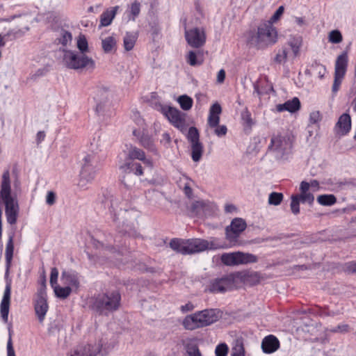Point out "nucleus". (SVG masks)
Segmentation results:
<instances>
[{
    "mask_svg": "<svg viewBox=\"0 0 356 356\" xmlns=\"http://www.w3.org/2000/svg\"><path fill=\"white\" fill-rule=\"evenodd\" d=\"M186 353L188 356H202L198 346L196 344H188Z\"/></svg>",
    "mask_w": 356,
    "mask_h": 356,
    "instance_id": "nucleus-54",
    "label": "nucleus"
},
{
    "mask_svg": "<svg viewBox=\"0 0 356 356\" xmlns=\"http://www.w3.org/2000/svg\"><path fill=\"white\" fill-rule=\"evenodd\" d=\"M54 291L55 295L60 298L65 299L67 298L72 292V289L69 286H66L65 287L60 286L58 284L54 286Z\"/></svg>",
    "mask_w": 356,
    "mask_h": 356,
    "instance_id": "nucleus-40",
    "label": "nucleus"
},
{
    "mask_svg": "<svg viewBox=\"0 0 356 356\" xmlns=\"http://www.w3.org/2000/svg\"><path fill=\"white\" fill-rule=\"evenodd\" d=\"M171 141V138L170 134L167 132H165L162 134V138L160 140V143L163 144L164 146H168Z\"/></svg>",
    "mask_w": 356,
    "mask_h": 356,
    "instance_id": "nucleus-62",
    "label": "nucleus"
},
{
    "mask_svg": "<svg viewBox=\"0 0 356 356\" xmlns=\"http://www.w3.org/2000/svg\"><path fill=\"white\" fill-rule=\"evenodd\" d=\"M138 38L136 33L127 32L123 39V46L127 51H129L135 46L136 42Z\"/></svg>",
    "mask_w": 356,
    "mask_h": 356,
    "instance_id": "nucleus-35",
    "label": "nucleus"
},
{
    "mask_svg": "<svg viewBox=\"0 0 356 356\" xmlns=\"http://www.w3.org/2000/svg\"><path fill=\"white\" fill-rule=\"evenodd\" d=\"M158 110L160 111L170 121V122L180 131H186L187 124L186 122V115L178 109L171 107L159 105Z\"/></svg>",
    "mask_w": 356,
    "mask_h": 356,
    "instance_id": "nucleus-8",
    "label": "nucleus"
},
{
    "mask_svg": "<svg viewBox=\"0 0 356 356\" xmlns=\"http://www.w3.org/2000/svg\"><path fill=\"white\" fill-rule=\"evenodd\" d=\"M58 270L56 268H52L51 270V274H50V284L51 287L58 285L57 281H58Z\"/></svg>",
    "mask_w": 356,
    "mask_h": 356,
    "instance_id": "nucleus-56",
    "label": "nucleus"
},
{
    "mask_svg": "<svg viewBox=\"0 0 356 356\" xmlns=\"http://www.w3.org/2000/svg\"><path fill=\"white\" fill-rule=\"evenodd\" d=\"M14 244L13 236H10L6 247L5 257L7 270L9 269L13 257Z\"/></svg>",
    "mask_w": 356,
    "mask_h": 356,
    "instance_id": "nucleus-37",
    "label": "nucleus"
},
{
    "mask_svg": "<svg viewBox=\"0 0 356 356\" xmlns=\"http://www.w3.org/2000/svg\"><path fill=\"white\" fill-rule=\"evenodd\" d=\"M98 170L99 169L82 167L80 172L79 181L78 183L79 186L81 188H86L87 185L92 183V181L94 180L96 173Z\"/></svg>",
    "mask_w": 356,
    "mask_h": 356,
    "instance_id": "nucleus-16",
    "label": "nucleus"
},
{
    "mask_svg": "<svg viewBox=\"0 0 356 356\" xmlns=\"http://www.w3.org/2000/svg\"><path fill=\"white\" fill-rule=\"evenodd\" d=\"M238 280V277L234 274H229L224 276V291L232 289L236 286V282Z\"/></svg>",
    "mask_w": 356,
    "mask_h": 356,
    "instance_id": "nucleus-41",
    "label": "nucleus"
},
{
    "mask_svg": "<svg viewBox=\"0 0 356 356\" xmlns=\"http://www.w3.org/2000/svg\"><path fill=\"white\" fill-rule=\"evenodd\" d=\"M145 153L141 149L131 145L128 149L125 161H134L135 159L142 161L145 159Z\"/></svg>",
    "mask_w": 356,
    "mask_h": 356,
    "instance_id": "nucleus-31",
    "label": "nucleus"
},
{
    "mask_svg": "<svg viewBox=\"0 0 356 356\" xmlns=\"http://www.w3.org/2000/svg\"><path fill=\"white\" fill-rule=\"evenodd\" d=\"M201 322L197 312L193 314L186 316L183 320L182 325L186 330H194L202 327L200 323Z\"/></svg>",
    "mask_w": 356,
    "mask_h": 356,
    "instance_id": "nucleus-26",
    "label": "nucleus"
},
{
    "mask_svg": "<svg viewBox=\"0 0 356 356\" xmlns=\"http://www.w3.org/2000/svg\"><path fill=\"white\" fill-rule=\"evenodd\" d=\"M283 194L281 193L272 192L268 197V204L277 206L283 200Z\"/></svg>",
    "mask_w": 356,
    "mask_h": 356,
    "instance_id": "nucleus-50",
    "label": "nucleus"
},
{
    "mask_svg": "<svg viewBox=\"0 0 356 356\" xmlns=\"http://www.w3.org/2000/svg\"><path fill=\"white\" fill-rule=\"evenodd\" d=\"M287 44L291 47L293 57H297L300 54V48L302 45V38L301 36L291 37L287 42Z\"/></svg>",
    "mask_w": 356,
    "mask_h": 356,
    "instance_id": "nucleus-32",
    "label": "nucleus"
},
{
    "mask_svg": "<svg viewBox=\"0 0 356 356\" xmlns=\"http://www.w3.org/2000/svg\"><path fill=\"white\" fill-rule=\"evenodd\" d=\"M117 41L113 36H108L102 39V47L106 54H109L116 50Z\"/></svg>",
    "mask_w": 356,
    "mask_h": 356,
    "instance_id": "nucleus-34",
    "label": "nucleus"
},
{
    "mask_svg": "<svg viewBox=\"0 0 356 356\" xmlns=\"http://www.w3.org/2000/svg\"><path fill=\"white\" fill-rule=\"evenodd\" d=\"M178 102L181 106V108L184 111H188L193 106V99L190 97L184 95H181L178 98Z\"/></svg>",
    "mask_w": 356,
    "mask_h": 356,
    "instance_id": "nucleus-44",
    "label": "nucleus"
},
{
    "mask_svg": "<svg viewBox=\"0 0 356 356\" xmlns=\"http://www.w3.org/2000/svg\"><path fill=\"white\" fill-rule=\"evenodd\" d=\"M47 310L48 304L47 298H37L35 303V312L40 323L44 321Z\"/></svg>",
    "mask_w": 356,
    "mask_h": 356,
    "instance_id": "nucleus-28",
    "label": "nucleus"
},
{
    "mask_svg": "<svg viewBox=\"0 0 356 356\" xmlns=\"http://www.w3.org/2000/svg\"><path fill=\"white\" fill-rule=\"evenodd\" d=\"M232 356H245L243 339L241 336L236 337L232 348Z\"/></svg>",
    "mask_w": 356,
    "mask_h": 356,
    "instance_id": "nucleus-33",
    "label": "nucleus"
},
{
    "mask_svg": "<svg viewBox=\"0 0 356 356\" xmlns=\"http://www.w3.org/2000/svg\"><path fill=\"white\" fill-rule=\"evenodd\" d=\"M280 347V341L273 335L264 337L261 342V349L264 353L270 354L275 352Z\"/></svg>",
    "mask_w": 356,
    "mask_h": 356,
    "instance_id": "nucleus-20",
    "label": "nucleus"
},
{
    "mask_svg": "<svg viewBox=\"0 0 356 356\" xmlns=\"http://www.w3.org/2000/svg\"><path fill=\"white\" fill-rule=\"evenodd\" d=\"M246 226V222L243 219L239 218L233 219L230 225L227 226L225 229L226 236L224 240V248L241 245L242 242L239 237L245 229Z\"/></svg>",
    "mask_w": 356,
    "mask_h": 356,
    "instance_id": "nucleus-7",
    "label": "nucleus"
},
{
    "mask_svg": "<svg viewBox=\"0 0 356 356\" xmlns=\"http://www.w3.org/2000/svg\"><path fill=\"white\" fill-rule=\"evenodd\" d=\"M57 40L62 45L67 46L72 42V33L64 29H61L60 31V37Z\"/></svg>",
    "mask_w": 356,
    "mask_h": 356,
    "instance_id": "nucleus-43",
    "label": "nucleus"
},
{
    "mask_svg": "<svg viewBox=\"0 0 356 356\" xmlns=\"http://www.w3.org/2000/svg\"><path fill=\"white\" fill-rule=\"evenodd\" d=\"M77 48L81 54H86V53L88 51V44L85 35H79L77 40Z\"/></svg>",
    "mask_w": 356,
    "mask_h": 356,
    "instance_id": "nucleus-49",
    "label": "nucleus"
},
{
    "mask_svg": "<svg viewBox=\"0 0 356 356\" xmlns=\"http://www.w3.org/2000/svg\"><path fill=\"white\" fill-rule=\"evenodd\" d=\"M170 248L177 253L192 254L207 250H216L221 247L216 240L211 241L202 238H172L169 243Z\"/></svg>",
    "mask_w": 356,
    "mask_h": 356,
    "instance_id": "nucleus-1",
    "label": "nucleus"
},
{
    "mask_svg": "<svg viewBox=\"0 0 356 356\" xmlns=\"http://www.w3.org/2000/svg\"><path fill=\"white\" fill-rule=\"evenodd\" d=\"M119 200L118 199H114L111 200V207H110V212L113 215V219L114 221H116L119 219L118 216H120L122 213H126L128 211V209L124 207H120Z\"/></svg>",
    "mask_w": 356,
    "mask_h": 356,
    "instance_id": "nucleus-30",
    "label": "nucleus"
},
{
    "mask_svg": "<svg viewBox=\"0 0 356 356\" xmlns=\"http://www.w3.org/2000/svg\"><path fill=\"white\" fill-rule=\"evenodd\" d=\"M121 296L114 291L97 295L92 300L91 309L99 316H108L118 310L120 305Z\"/></svg>",
    "mask_w": 356,
    "mask_h": 356,
    "instance_id": "nucleus-3",
    "label": "nucleus"
},
{
    "mask_svg": "<svg viewBox=\"0 0 356 356\" xmlns=\"http://www.w3.org/2000/svg\"><path fill=\"white\" fill-rule=\"evenodd\" d=\"M111 97V91L108 88L101 86L96 89L94 97L97 102L96 111L100 113L102 111V104L106 102Z\"/></svg>",
    "mask_w": 356,
    "mask_h": 356,
    "instance_id": "nucleus-17",
    "label": "nucleus"
},
{
    "mask_svg": "<svg viewBox=\"0 0 356 356\" xmlns=\"http://www.w3.org/2000/svg\"><path fill=\"white\" fill-rule=\"evenodd\" d=\"M318 202L323 206H332L337 202V198L334 195H321L317 197Z\"/></svg>",
    "mask_w": 356,
    "mask_h": 356,
    "instance_id": "nucleus-42",
    "label": "nucleus"
},
{
    "mask_svg": "<svg viewBox=\"0 0 356 356\" xmlns=\"http://www.w3.org/2000/svg\"><path fill=\"white\" fill-rule=\"evenodd\" d=\"M259 143L260 141L258 138H254L247 148V154L256 155L260 149Z\"/></svg>",
    "mask_w": 356,
    "mask_h": 356,
    "instance_id": "nucleus-52",
    "label": "nucleus"
},
{
    "mask_svg": "<svg viewBox=\"0 0 356 356\" xmlns=\"http://www.w3.org/2000/svg\"><path fill=\"white\" fill-rule=\"evenodd\" d=\"M328 40L333 44H339L342 42L343 37L339 30H333L329 33Z\"/></svg>",
    "mask_w": 356,
    "mask_h": 356,
    "instance_id": "nucleus-51",
    "label": "nucleus"
},
{
    "mask_svg": "<svg viewBox=\"0 0 356 356\" xmlns=\"http://www.w3.org/2000/svg\"><path fill=\"white\" fill-rule=\"evenodd\" d=\"M351 128L350 116L347 113L342 114L336 124V132L341 135H345L349 132Z\"/></svg>",
    "mask_w": 356,
    "mask_h": 356,
    "instance_id": "nucleus-21",
    "label": "nucleus"
},
{
    "mask_svg": "<svg viewBox=\"0 0 356 356\" xmlns=\"http://www.w3.org/2000/svg\"><path fill=\"white\" fill-rule=\"evenodd\" d=\"M140 11V4L135 1L131 6V13L133 15L132 19L135 20L136 17L139 15Z\"/></svg>",
    "mask_w": 356,
    "mask_h": 356,
    "instance_id": "nucleus-57",
    "label": "nucleus"
},
{
    "mask_svg": "<svg viewBox=\"0 0 356 356\" xmlns=\"http://www.w3.org/2000/svg\"><path fill=\"white\" fill-rule=\"evenodd\" d=\"M24 32L21 29H10L6 33L3 35L5 37L6 41L13 40L23 35Z\"/></svg>",
    "mask_w": 356,
    "mask_h": 356,
    "instance_id": "nucleus-48",
    "label": "nucleus"
},
{
    "mask_svg": "<svg viewBox=\"0 0 356 356\" xmlns=\"http://www.w3.org/2000/svg\"><path fill=\"white\" fill-rule=\"evenodd\" d=\"M63 63L69 69L81 70L86 68L89 70H93L95 67V60L86 55L79 52L63 49Z\"/></svg>",
    "mask_w": 356,
    "mask_h": 356,
    "instance_id": "nucleus-5",
    "label": "nucleus"
},
{
    "mask_svg": "<svg viewBox=\"0 0 356 356\" xmlns=\"http://www.w3.org/2000/svg\"><path fill=\"white\" fill-rule=\"evenodd\" d=\"M0 199L6 207L5 213L8 223L15 224L19 213V206L17 200L11 195V181L8 169L4 170L2 175Z\"/></svg>",
    "mask_w": 356,
    "mask_h": 356,
    "instance_id": "nucleus-2",
    "label": "nucleus"
},
{
    "mask_svg": "<svg viewBox=\"0 0 356 356\" xmlns=\"http://www.w3.org/2000/svg\"><path fill=\"white\" fill-rule=\"evenodd\" d=\"M291 148L292 140L290 137L277 134L272 136L268 151L273 154L276 159H281L291 153Z\"/></svg>",
    "mask_w": 356,
    "mask_h": 356,
    "instance_id": "nucleus-6",
    "label": "nucleus"
},
{
    "mask_svg": "<svg viewBox=\"0 0 356 356\" xmlns=\"http://www.w3.org/2000/svg\"><path fill=\"white\" fill-rule=\"evenodd\" d=\"M300 108V102L298 97H293L284 104H280L276 106V110L278 112L288 111L289 113H295L299 111Z\"/></svg>",
    "mask_w": 356,
    "mask_h": 356,
    "instance_id": "nucleus-25",
    "label": "nucleus"
},
{
    "mask_svg": "<svg viewBox=\"0 0 356 356\" xmlns=\"http://www.w3.org/2000/svg\"><path fill=\"white\" fill-rule=\"evenodd\" d=\"M11 294L10 284H7L4 290L3 298L0 305V313L3 321L8 322Z\"/></svg>",
    "mask_w": 356,
    "mask_h": 356,
    "instance_id": "nucleus-15",
    "label": "nucleus"
},
{
    "mask_svg": "<svg viewBox=\"0 0 356 356\" xmlns=\"http://www.w3.org/2000/svg\"><path fill=\"white\" fill-rule=\"evenodd\" d=\"M348 54L343 52L337 58L334 66V82L332 86V92L335 95L339 90L342 81L345 76L348 67Z\"/></svg>",
    "mask_w": 356,
    "mask_h": 356,
    "instance_id": "nucleus-9",
    "label": "nucleus"
},
{
    "mask_svg": "<svg viewBox=\"0 0 356 356\" xmlns=\"http://www.w3.org/2000/svg\"><path fill=\"white\" fill-rule=\"evenodd\" d=\"M291 199V210L293 214L297 215L300 212V202H301L296 195H292Z\"/></svg>",
    "mask_w": 356,
    "mask_h": 356,
    "instance_id": "nucleus-53",
    "label": "nucleus"
},
{
    "mask_svg": "<svg viewBox=\"0 0 356 356\" xmlns=\"http://www.w3.org/2000/svg\"><path fill=\"white\" fill-rule=\"evenodd\" d=\"M99 348L91 344L78 346L70 356H96Z\"/></svg>",
    "mask_w": 356,
    "mask_h": 356,
    "instance_id": "nucleus-23",
    "label": "nucleus"
},
{
    "mask_svg": "<svg viewBox=\"0 0 356 356\" xmlns=\"http://www.w3.org/2000/svg\"><path fill=\"white\" fill-rule=\"evenodd\" d=\"M133 134L138 138L140 145L149 152L155 154H157V149L155 145L154 140L150 136L145 134L140 135V132L136 129L133 131Z\"/></svg>",
    "mask_w": 356,
    "mask_h": 356,
    "instance_id": "nucleus-18",
    "label": "nucleus"
},
{
    "mask_svg": "<svg viewBox=\"0 0 356 356\" xmlns=\"http://www.w3.org/2000/svg\"><path fill=\"white\" fill-rule=\"evenodd\" d=\"M277 41V31L270 22H265L257 27L256 33H252L248 42L258 48L274 44Z\"/></svg>",
    "mask_w": 356,
    "mask_h": 356,
    "instance_id": "nucleus-4",
    "label": "nucleus"
},
{
    "mask_svg": "<svg viewBox=\"0 0 356 356\" xmlns=\"http://www.w3.org/2000/svg\"><path fill=\"white\" fill-rule=\"evenodd\" d=\"M345 270L348 273H356V262L348 263Z\"/></svg>",
    "mask_w": 356,
    "mask_h": 356,
    "instance_id": "nucleus-63",
    "label": "nucleus"
},
{
    "mask_svg": "<svg viewBox=\"0 0 356 356\" xmlns=\"http://www.w3.org/2000/svg\"><path fill=\"white\" fill-rule=\"evenodd\" d=\"M7 356H15L10 334L7 343Z\"/></svg>",
    "mask_w": 356,
    "mask_h": 356,
    "instance_id": "nucleus-60",
    "label": "nucleus"
},
{
    "mask_svg": "<svg viewBox=\"0 0 356 356\" xmlns=\"http://www.w3.org/2000/svg\"><path fill=\"white\" fill-rule=\"evenodd\" d=\"M222 111L219 104H213L209 109V114L207 120V131L209 134H214L220 137L222 136V126L219 124L220 116Z\"/></svg>",
    "mask_w": 356,
    "mask_h": 356,
    "instance_id": "nucleus-12",
    "label": "nucleus"
},
{
    "mask_svg": "<svg viewBox=\"0 0 356 356\" xmlns=\"http://www.w3.org/2000/svg\"><path fill=\"white\" fill-rule=\"evenodd\" d=\"M93 245L97 249H105L112 253H115V252H118L121 254H124V250L122 248H121V241L117 240L116 238L114 239V245H112L111 243L110 240H107V243L104 244V243L98 241V240H93Z\"/></svg>",
    "mask_w": 356,
    "mask_h": 356,
    "instance_id": "nucleus-19",
    "label": "nucleus"
},
{
    "mask_svg": "<svg viewBox=\"0 0 356 356\" xmlns=\"http://www.w3.org/2000/svg\"><path fill=\"white\" fill-rule=\"evenodd\" d=\"M241 119L245 131L249 133L252 129V125L254 124V122L251 118L250 112L247 110L243 111L241 113Z\"/></svg>",
    "mask_w": 356,
    "mask_h": 356,
    "instance_id": "nucleus-38",
    "label": "nucleus"
},
{
    "mask_svg": "<svg viewBox=\"0 0 356 356\" xmlns=\"http://www.w3.org/2000/svg\"><path fill=\"white\" fill-rule=\"evenodd\" d=\"M185 38L188 44L195 48L202 47L206 41V35L203 29L193 28L185 30Z\"/></svg>",
    "mask_w": 356,
    "mask_h": 356,
    "instance_id": "nucleus-14",
    "label": "nucleus"
},
{
    "mask_svg": "<svg viewBox=\"0 0 356 356\" xmlns=\"http://www.w3.org/2000/svg\"><path fill=\"white\" fill-rule=\"evenodd\" d=\"M203 151V146L201 143L191 145V157L193 161L197 162L200 160Z\"/></svg>",
    "mask_w": 356,
    "mask_h": 356,
    "instance_id": "nucleus-39",
    "label": "nucleus"
},
{
    "mask_svg": "<svg viewBox=\"0 0 356 356\" xmlns=\"http://www.w3.org/2000/svg\"><path fill=\"white\" fill-rule=\"evenodd\" d=\"M283 13H284V7L282 6H281L277 9V10L275 12V13L270 17V20H268V22H270L271 24H273V22H275L277 20L279 19V18L283 14Z\"/></svg>",
    "mask_w": 356,
    "mask_h": 356,
    "instance_id": "nucleus-58",
    "label": "nucleus"
},
{
    "mask_svg": "<svg viewBox=\"0 0 356 356\" xmlns=\"http://www.w3.org/2000/svg\"><path fill=\"white\" fill-rule=\"evenodd\" d=\"M194 309V306L191 302H188L184 305L181 307V310L182 312H191Z\"/></svg>",
    "mask_w": 356,
    "mask_h": 356,
    "instance_id": "nucleus-64",
    "label": "nucleus"
},
{
    "mask_svg": "<svg viewBox=\"0 0 356 356\" xmlns=\"http://www.w3.org/2000/svg\"><path fill=\"white\" fill-rule=\"evenodd\" d=\"M257 261V257L251 253L240 251L224 253V265L238 266L253 264Z\"/></svg>",
    "mask_w": 356,
    "mask_h": 356,
    "instance_id": "nucleus-10",
    "label": "nucleus"
},
{
    "mask_svg": "<svg viewBox=\"0 0 356 356\" xmlns=\"http://www.w3.org/2000/svg\"><path fill=\"white\" fill-rule=\"evenodd\" d=\"M120 169L125 174L122 182L127 188H131L134 184V181L131 180V173L136 176L143 175V168L141 164L137 162L124 161L120 165Z\"/></svg>",
    "mask_w": 356,
    "mask_h": 356,
    "instance_id": "nucleus-11",
    "label": "nucleus"
},
{
    "mask_svg": "<svg viewBox=\"0 0 356 356\" xmlns=\"http://www.w3.org/2000/svg\"><path fill=\"white\" fill-rule=\"evenodd\" d=\"M215 211V205L204 200L193 202L189 207L192 216L204 217L211 216Z\"/></svg>",
    "mask_w": 356,
    "mask_h": 356,
    "instance_id": "nucleus-13",
    "label": "nucleus"
},
{
    "mask_svg": "<svg viewBox=\"0 0 356 356\" xmlns=\"http://www.w3.org/2000/svg\"><path fill=\"white\" fill-rule=\"evenodd\" d=\"M309 187L310 184L305 181H302L300 183V193L296 195L298 196V198L302 203H308L309 204H312L314 202V196L312 193L309 192Z\"/></svg>",
    "mask_w": 356,
    "mask_h": 356,
    "instance_id": "nucleus-24",
    "label": "nucleus"
},
{
    "mask_svg": "<svg viewBox=\"0 0 356 356\" xmlns=\"http://www.w3.org/2000/svg\"><path fill=\"white\" fill-rule=\"evenodd\" d=\"M321 115L319 111H313L309 115V122L312 124H316L321 121Z\"/></svg>",
    "mask_w": 356,
    "mask_h": 356,
    "instance_id": "nucleus-59",
    "label": "nucleus"
},
{
    "mask_svg": "<svg viewBox=\"0 0 356 356\" xmlns=\"http://www.w3.org/2000/svg\"><path fill=\"white\" fill-rule=\"evenodd\" d=\"M63 284L71 286L76 289L79 286V280L78 274L75 272L63 271L60 277Z\"/></svg>",
    "mask_w": 356,
    "mask_h": 356,
    "instance_id": "nucleus-27",
    "label": "nucleus"
},
{
    "mask_svg": "<svg viewBox=\"0 0 356 356\" xmlns=\"http://www.w3.org/2000/svg\"><path fill=\"white\" fill-rule=\"evenodd\" d=\"M56 202V194L53 191H49L46 197V202L49 205H53Z\"/></svg>",
    "mask_w": 356,
    "mask_h": 356,
    "instance_id": "nucleus-61",
    "label": "nucleus"
},
{
    "mask_svg": "<svg viewBox=\"0 0 356 356\" xmlns=\"http://www.w3.org/2000/svg\"><path fill=\"white\" fill-rule=\"evenodd\" d=\"M209 290L212 293L222 292V278H216L213 280L210 283Z\"/></svg>",
    "mask_w": 356,
    "mask_h": 356,
    "instance_id": "nucleus-47",
    "label": "nucleus"
},
{
    "mask_svg": "<svg viewBox=\"0 0 356 356\" xmlns=\"http://www.w3.org/2000/svg\"><path fill=\"white\" fill-rule=\"evenodd\" d=\"M118 9V6H115L104 11L100 16V25L102 26L110 25L116 15Z\"/></svg>",
    "mask_w": 356,
    "mask_h": 356,
    "instance_id": "nucleus-29",
    "label": "nucleus"
},
{
    "mask_svg": "<svg viewBox=\"0 0 356 356\" xmlns=\"http://www.w3.org/2000/svg\"><path fill=\"white\" fill-rule=\"evenodd\" d=\"M198 316L202 321L200 323L202 327L208 326L218 320V315L215 309H204L197 312Z\"/></svg>",
    "mask_w": 356,
    "mask_h": 356,
    "instance_id": "nucleus-22",
    "label": "nucleus"
},
{
    "mask_svg": "<svg viewBox=\"0 0 356 356\" xmlns=\"http://www.w3.org/2000/svg\"><path fill=\"white\" fill-rule=\"evenodd\" d=\"M187 62L189 65L192 66H195L197 65H200L202 63L201 60H199L197 58V55L195 51H191L188 52L187 56Z\"/></svg>",
    "mask_w": 356,
    "mask_h": 356,
    "instance_id": "nucleus-55",
    "label": "nucleus"
},
{
    "mask_svg": "<svg viewBox=\"0 0 356 356\" xmlns=\"http://www.w3.org/2000/svg\"><path fill=\"white\" fill-rule=\"evenodd\" d=\"M82 167L99 169L98 156L95 154H87L83 159Z\"/></svg>",
    "mask_w": 356,
    "mask_h": 356,
    "instance_id": "nucleus-36",
    "label": "nucleus"
},
{
    "mask_svg": "<svg viewBox=\"0 0 356 356\" xmlns=\"http://www.w3.org/2000/svg\"><path fill=\"white\" fill-rule=\"evenodd\" d=\"M187 139L191 145L200 143V134L197 128L194 127H191L189 128L187 134Z\"/></svg>",
    "mask_w": 356,
    "mask_h": 356,
    "instance_id": "nucleus-45",
    "label": "nucleus"
},
{
    "mask_svg": "<svg viewBox=\"0 0 356 356\" xmlns=\"http://www.w3.org/2000/svg\"><path fill=\"white\" fill-rule=\"evenodd\" d=\"M288 57V50L285 47H282L277 51V53L274 58L275 63L282 64L286 62Z\"/></svg>",
    "mask_w": 356,
    "mask_h": 356,
    "instance_id": "nucleus-46",
    "label": "nucleus"
}]
</instances>
